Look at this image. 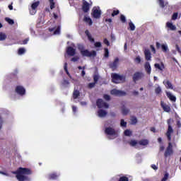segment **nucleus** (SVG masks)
Returning a JSON list of instances; mask_svg holds the SVG:
<instances>
[{"mask_svg": "<svg viewBox=\"0 0 181 181\" xmlns=\"http://www.w3.org/2000/svg\"><path fill=\"white\" fill-rule=\"evenodd\" d=\"M16 175V179L18 181H28L29 180V175H32V170L28 168L20 167L16 171L13 172Z\"/></svg>", "mask_w": 181, "mask_h": 181, "instance_id": "obj_1", "label": "nucleus"}, {"mask_svg": "<svg viewBox=\"0 0 181 181\" xmlns=\"http://www.w3.org/2000/svg\"><path fill=\"white\" fill-rule=\"evenodd\" d=\"M126 78V76L124 75H119L118 74H112V81L115 84H118L119 83H125Z\"/></svg>", "mask_w": 181, "mask_h": 181, "instance_id": "obj_2", "label": "nucleus"}, {"mask_svg": "<svg viewBox=\"0 0 181 181\" xmlns=\"http://www.w3.org/2000/svg\"><path fill=\"white\" fill-rule=\"evenodd\" d=\"M81 54L83 57H95L97 56V52L94 50L90 52L88 49H83L81 51Z\"/></svg>", "mask_w": 181, "mask_h": 181, "instance_id": "obj_3", "label": "nucleus"}, {"mask_svg": "<svg viewBox=\"0 0 181 181\" xmlns=\"http://www.w3.org/2000/svg\"><path fill=\"white\" fill-rule=\"evenodd\" d=\"M170 155H173V146L172 145V143L169 142L164 153V156L165 158H168V156H170Z\"/></svg>", "mask_w": 181, "mask_h": 181, "instance_id": "obj_4", "label": "nucleus"}, {"mask_svg": "<svg viewBox=\"0 0 181 181\" xmlns=\"http://www.w3.org/2000/svg\"><path fill=\"white\" fill-rule=\"evenodd\" d=\"M112 95H117V97H125L127 93L124 90H119L117 89H113L110 91Z\"/></svg>", "mask_w": 181, "mask_h": 181, "instance_id": "obj_5", "label": "nucleus"}, {"mask_svg": "<svg viewBox=\"0 0 181 181\" xmlns=\"http://www.w3.org/2000/svg\"><path fill=\"white\" fill-rule=\"evenodd\" d=\"M96 105L98 108H110V105L107 103L104 102L103 99H98L96 100Z\"/></svg>", "mask_w": 181, "mask_h": 181, "instance_id": "obj_6", "label": "nucleus"}, {"mask_svg": "<svg viewBox=\"0 0 181 181\" xmlns=\"http://www.w3.org/2000/svg\"><path fill=\"white\" fill-rule=\"evenodd\" d=\"M91 7V4L87 2L86 0H82V11L84 13H87L90 11V8Z\"/></svg>", "mask_w": 181, "mask_h": 181, "instance_id": "obj_7", "label": "nucleus"}, {"mask_svg": "<svg viewBox=\"0 0 181 181\" xmlns=\"http://www.w3.org/2000/svg\"><path fill=\"white\" fill-rule=\"evenodd\" d=\"M156 47L158 49L160 47H161V50H162V52H163V53H168V52L169 51V47H168L167 44H160L158 42H157L156 43Z\"/></svg>", "mask_w": 181, "mask_h": 181, "instance_id": "obj_8", "label": "nucleus"}, {"mask_svg": "<svg viewBox=\"0 0 181 181\" xmlns=\"http://www.w3.org/2000/svg\"><path fill=\"white\" fill-rule=\"evenodd\" d=\"M92 16L95 19H100L101 18V10L94 7L92 10Z\"/></svg>", "mask_w": 181, "mask_h": 181, "instance_id": "obj_9", "label": "nucleus"}, {"mask_svg": "<svg viewBox=\"0 0 181 181\" xmlns=\"http://www.w3.org/2000/svg\"><path fill=\"white\" fill-rule=\"evenodd\" d=\"M105 134H106V135H110V136H114L117 135V132L114 128L109 127L105 128Z\"/></svg>", "mask_w": 181, "mask_h": 181, "instance_id": "obj_10", "label": "nucleus"}, {"mask_svg": "<svg viewBox=\"0 0 181 181\" xmlns=\"http://www.w3.org/2000/svg\"><path fill=\"white\" fill-rule=\"evenodd\" d=\"M15 90L19 95H25V94H26V90L22 86H17Z\"/></svg>", "mask_w": 181, "mask_h": 181, "instance_id": "obj_11", "label": "nucleus"}, {"mask_svg": "<svg viewBox=\"0 0 181 181\" xmlns=\"http://www.w3.org/2000/svg\"><path fill=\"white\" fill-rule=\"evenodd\" d=\"M144 77V74L142 72H135L133 75V81L134 83H136V81H139Z\"/></svg>", "mask_w": 181, "mask_h": 181, "instance_id": "obj_12", "label": "nucleus"}, {"mask_svg": "<svg viewBox=\"0 0 181 181\" xmlns=\"http://www.w3.org/2000/svg\"><path fill=\"white\" fill-rule=\"evenodd\" d=\"M119 62V59L115 58L113 62L110 63L109 66L110 69H112V71H114V70H117Z\"/></svg>", "mask_w": 181, "mask_h": 181, "instance_id": "obj_13", "label": "nucleus"}, {"mask_svg": "<svg viewBox=\"0 0 181 181\" xmlns=\"http://www.w3.org/2000/svg\"><path fill=\"white\" fill-rule=\"evenodd\" d=\"M172 134H173V129L170 124H168V129L165 134L168 141H172Z\"/></svg>", "mask_w": 181, "mask_h": 181, "instance_id": "obj_14", "label": "nucleus"}, {"mask_svg": "<svg viewBox=\"0 0 181 181\" xmlns=\"http://www.w3.org/2000/svg\"><path fill=\"white\" fill-rule=\"evenodd\" d=\"M144 56H145V59H146V60H147V62L151 61L152 59V54H151V50H149L148 49H146L144 50Z\"/></svg>", "mask_w": 181, "mask_h": 181, "instance_id": "obj_15", "label": "nucleus"}, {"mask_svg": "<svg viewBox=\"0 0 181 181\" xmlns=\"http://www.w3.org/2000/svg\"><path fill=\"white\" fill-rule=\"evenodd\" d=\"M160 106L161 108H163V110L165 112H170V106H169L168 105H166L165 103V102L161 101L160 102Z\"/></svg>", "mask_w": 181, "mask_h": 181, "instance_id": "obj_16", "label": "nucleus"}, {"mask_svg": "<svg viewBox=\"0 0 181 181\" xmlns=\"http://www.w3.org/2000/svg\"><path fill=\"white\" fill-rule=\"evenodd\" d=\"M66 53L69 56H74L76 54V49H74L73 47H68L66 48Z\"/></svg>", "mask_w": 181, "mask_h": 181, "instance_id": "obj_17", "label": "nucleus"}, {"mask_svg": "<svg viewBox=\"0 0 181 181\" xmlns=\"http://www.w3.org/2000/svg\"><path fill=\"white\" fill-rule=\"evenodd\" d=\"M163 83L166 88L173 90V85H172V83L169 80H164Z\"/></svg>", "mask_w": 181, "mask_h": 181, "instance_id": "obj_18", "label": "nucleus"}, {"mask_svg": "<svg viewBox=\"0 0 181 181\" xmlns=\"http://www.w3.org/2000/svg\"><path fill=\"white\" fill-rule=\"evenodd\" d=\"M154 67L160 70V71H163V70H165V64H163V62H161L160 64L156 63L154 64Z\"/></svg>", "mask_w": 181, "mask_h": 181, "instance_id": "obj_19", "label": "nucleus"}, {"mask_svg": "<svg viewBox=\"0 0 181 181\" xmlns=\"http://www.w3.org/2000/svg\"><path fill=\"white\" fill-rule=\"evenodd\" d=\"M107 111L103 110V109H100L98 110V117H100V118H104V117L107 116Z\"/></svg>", "mask_w": 181, "mask_h": 181, "instance_id": "obj_20", "label": "nucleus"}, {"mask_svg": "<svg viewBox=\"0 0 181 181\" xmlns=\"http://www.w3.org/2000/svg\"><path fill=\"white\" fill-rule=\"evenodd\" d=\"M144 69L147 74H151V71H152V69L151 68V64H149L148 62L145 63Z\"/></svg>", "mask_w": 181, "mask_h": 181, "instance_id": "obj_21", "label": "nucleus"}, {"mask_svg": "<svg viewBox=\"0 0 181 181\" xmlns=\"http://www.w3.org/2000/svg\"><path fill=\"white\" fill-rule=\"evenodd\" d=\"M48 179L49 180H57L59 179V175L56 173L49 174Z\"/></svg>", "mask_w": 181, "mask_h": 181, "instance_id": "obj_22", "label": "nucleus"}, {"mask_svg": "<svg viewBox=\"0 0 181 181\" xmlns=\"http://www.w3.org/2000/svg\"><path fill=\"white\" fill-rule=\"evenodd\" d=\"M166 95H167L168 98H169V100H170V101H173V103L176 102V96L172 95V93H170V92H167Z\"/></svg>", "mask_w": 181, "mask_h": 181, "instance_id": "obj_23", "label": "nucleus"}, {"mask_svg": "<svg viewBox=\"0 0 181 181\" xmlns=\"http://www.w3.org/2000/svg\"><path fill=\"white\" fill-rule=\"evenodd\" d=\"M166 26L170 29V30H176V25H173V23L170 22H167Z\"/></svg>", "mask_w": 181, "mask_h": 181, "instance_id": "obj_24", "label": "nucleus"}, {"mask_svg": "<svg viewBox=\"0 0 181 181\" xmlns=\"http://www.w3.org/2000/svg\"><path fill=\"white\" fill-rule=\"evenodd\" d=\"M85 34L86 35L88 40L91 42L92 43L94 42V38L91 36V34L90 33V31L88 30H86Z\"/></svg>", "mask_w": 181, "mask_h": 181, "instance_id": "obj_25", "label": "nucleus"}, {"mask_svg": "<svg viewBox=\"0 0 181 181\" xmlns=\"http://www.w3.org/2000/svg\"><path fill=\"white\" fill-rule=\"evenodd\" d=\"M139 144L141 145V146H146V145L149 144V141L148 139H141L139 141Z\"/></svg>", "mask_w": 181, "mask_h": 181, "instance_id": "obj_26", "label": "nucleus"}, {"mask_svg": "<svg viewBox=\"0 0 181 181\" xmlns=\"http://www.w3.org/2000/svg\"><path fill=\"white\" fill-rule=\"evenodd\" d=\"M78 97H80V91L75 89L73 93V98L74 100H77Z\"/></svg>", "mask_w": 181, "mask_h": 181, "instance_id": "obj_27", "label": "nucleus"}, {"mask_svg": "<svg viewBox=\"0 0 181 181\" xmlns=\"http://www.w3.org/2000/svg\"><path fill=\"white\" fill-rule=\"evenodd\" d=\"M50 9H54L56 8V3L54 0H49Z\"/></svg>", "mask_w": 181, "mask_h": 181, "instance_id": "obj_28", "label": "nucleus"}, {"mask_svg": "<svg viewBox=\"0 0 181 181\" xmlns=\"http://www.w3.org/2000/svg\"><path fill=\"white\" fill-rule=\"evenodd\" d=\"M83 21L86 22V23H88L89 26H91V25H93V20H91L88 17H85Z\"/></svg>", "mask_w": 181, "mask_h": 181, "instance_id": "obj_29", "label": "nucleus"}, {"mask_svg": "<svg viewBox=\"0 0 181 181\" xmlns=\"http://www.w3.org/2000/svg\"><path fill=\"white\" fill-rule=\"evenodd\" d=\"M6 22L8 23V25H14L15 21L13 19H11L10 18L6 17L5 18Z\"/></svg>", "mask_w": 181, "mask_h": 181, "instance_id": "obj_30", "label": "nucleus"}, {"mask_svg": "<svg viewBox=\"0 0 181 181\" xmlns=\"http://www.w3.org/2000/svg\"><path fill=\"white\" fill-rule=\"evenodd\" d=\"M129 29L132 31L135 30V25L134 24V23H132V21H130L129 23Z\"/></svg>", "mask_w": 181, "mask_h": 181, "instance_id": "obj_31", "label": "nucleus"}, {"mask_svg": "<svg viewBox=\"0 0 181 181\" xmlns=\"http://www.w3.org/2000/svg\"><path fill=\"white\" fill-rule=\"evenodd\" d=\"M40 4V1H36V2L33 3L31 5L32 9H33V10L36 9V8H37L39 6Z\"/></svg>", "mask_w": 181, "mask_h": 181, "instance_id": "obj_32", "label": "nucleus"}, {"mask_svg": "<svg viewBox=\"0 0 181 181\" xmlns=\"http://www.w3.org/2000/svg\"><path fill=\"white\" fill-rule=\"evenodd\" d=\"M129 112V109H127V107L122 108V114L123 115H128Z\"/></svg>", "mask_w": 181, "mask_h": 181, "instance_id": "obj_33", "label": "nucleus"}, {"mask_svg": "<svg viewBox=\"0 0 181 181\" xmlns=\"http://www.w3.org/2000/svg\"><path fill=\"white\" fill-rule=\"evenodd\" d=\"M129 144L130 146H136L138 141H136V140H131Z\"/></svg>", "mask_w": 181, "mask_h": 181, "instance_id": "obj_34", "label": "nucleus"}, {"mask_svg": "<svg viewBox=\"0 0 181 181\" xmlns=\"http://www.w3.org/2000/svg\"><path fill=\"white\" fill-rule=\"evenodd\" d=\"M124 134L125 135V136H131V135H132V132H131V130L129 129H126L124 132Z\"/></svg>", "mask_w": 181, "mask_h": 181, "instance_id": "obj_35", "label": "nucleus"}, {"mask_svg": "<svg viewBox=\"0 0 181 181\" xmlns=\"http://www.w3.org/2000/svg\"><path fill=\"white\" fill-rule=\"evenodd\" d=\"M6 40V34L4 33H0V41H3Z\"/></svg>", "mask_w": 181, "mask_h": 181, "instance_id": "obj_36", "label": "nucleus"}, {"mask_svg": "<svg viewBox=\"0 0 181 181\" xmlns=\"http://www.w3.org/2000/svg\"><path fill=\"white\" fill-rule=\"evenodd\" d=\"M120 21H121L122 23H127V18H125V16H124V14H122L120 16Z\"/></svg>", "mask_w": 181, "mask_h": 181, "instance_id": "obj_37", "label": "nucleus"}, {"mask_svg": "<svg viewBox=\"0 0 181 181\" xmlns=\"http://www.w3.org/2000/svg\"><path fill=\"white\" fill-rule=\"evenodd\" d=\"M118 181H129V179L127 176H122L119 178Z\"/></svg>", "mask_w": 181, "mask_h": 181, "instance_id": "obj_38", "label": "nucleus"}, {"mask_svg": "<svg viewBox=\"0 0 181 181\" xmlns=\"http://www.w3.org/2000/svg\"><path fill=\"white\" fill-rule=\"evenodd\" d=\"M158 4L160 8H165V1L163 0H158Z\"/></svg>", "mask_w": 181, "mask_h": 181, "instance_id": "obj_39", "label": "nucleus"}, {"mask_svg": "<svg viewBox=\"0 0 181 181\" xmlns=\"http://www.w3.org/2000/svg\"><path fill=\"white\" fill-rule=\"evenodd\" d=\"M155 93L156 94H160L162 93V88H160V86L156 88Z\"/></svg>", "mask_w": 181, "mask_h": 181, "instance_id": "obj_40", "label": "nucleus"}, {"mask_svg": "<svg viewBox=\"0 0 181 181\" xmlns=\"http://www.w3.org/2000/svg\"><path fill=\"white\" fill-rule=\"evenodd\" d=\"M64 71L66 73L67 76H69V77H70V73L69 72V69H67V62H66L64 64Z\"/></svg>", "mask_w": 181, "mask_h": 181, "instance_id": "obj_41", "label": "nucleus"}, {"mask_svg": "<svg viewBox=\"0 0 181 181\" xmlns=\"http://www.w3.org/2000/svg\"><path fill=\"white\" fill-rule=\"evenodd\" d=\"M105 57L107 59L110 57V51H108V48H105Z\"/></svg>", "mask_w": 181, "mask_h": 181, "instance_id": "obj_42", "label": "nucleus"}, {"mask_svg": "<svg viewBox=\"0 0 181 181\" xmlns=\"http://www.w3.org/2000/svg\"><path fill=\"white\" fill-rule=\"evenodd\" d=\"M120 126H121V127H124V128H126V127H127V122H125V121L124 120V119H122L120 120Z\"/></svg>", "mask_w": 181, "mask_h": 181, "instance_id": "obj_43", "label": "nucleus"}, {"mask_svg": "<svg viewBox=\"0 0 181 181\" xmlns=\"http://www.w3.org/2000/svg\"><path fill=\"white\" fill-rule=\"evenodd\" d=\"M25 52H26V50L25 49V48H19L18 54H23Z\"/></svg>", "mask_w": 181, "mask_h": 181, "instance_id": "obj_44", "label": "nucleus"}, {"mask_svg": "<svg viewBox=\"0 0 181 181\" xmlns=\"http://www.w3.org/2000/svg\"><path fill=\"white\" fill-rule=\"evenodd\" d=\"M177 16H179V13H174L172 16V20L173 21H176V19H177Z\"/></svg>", "mask_w": 181, "mask_h": 181, "instance_id": "obj_45", "label": "nucleus"}, {"mask_svg": "<svg viewBox=\"0 0 181 181\" xmlns=\"http://www.w3.org/2000/svg\"><path fill=\"white\" fill-rule=\"evenodd\" d=\"M103 98L104 100H105L106 101H110L111 100V96H110V95H107V94H105L103 95Z\"/></svg>", "mask_w": 181, "mask_h": 181, "instance_id": "obj_46", "label": "nucleus"}, {"mask_svg": "<svg viewBox=\"0 0 181 181\" xmlns=\"http://www.w3.org/2000/svg\"><path fill=\"white\" fill-rule=\"evenodd\" d=\"M117 15H119V10H115L113 11V12L112 13V16H117Z\"/></svg>", "mask_w": 181, "mask_h": 181, "instance_id": "obj_47", "label": "nucleus"}, {"mask_svg": "<svg viewBox=\"0 0 181 181\" xmlns=\"http://www.w3.org/2000/svg\"><path fill=\"white\" fill-rule=\"evenodd\" d=\"M99 78H100V76H98V75H94L93 76L94 83H95L97 84V83L98 82Z\"/></svg>", "mask_w": 181, "mask_h": 181, "instance_id": "obj_48", "label": "nucleus"}, {"mask_svg": "<svg viewBox=\"0 0 181 181\" xmlns=\"http://www.w3.org/2000/svg\"><path fill=\"white\" fill-rule=\"evenodd\" d=\"M54 35H60V26H58L57 28L54 31Z\"/></svg>", "mask_w": 181, "mask_h": 181, "instance_id": "obj_49", "label": "nucleus"}, {"mask_svg": "<svg viewBox=\"0 0 181 181\" xmlns=\"http://www.w3.org/2000/svg\"><path fill=\"white\" fill-rule=\"evenodd\" d=\"M138 122V119H136V117H134L132 119V123L135 125V124H136Z\"/></svg>", "mask_w": 181, "mask_h": 181, "instance_id": "obj_50", "label": "nucleus"}, {"mask_svg": "<svg viewBox=\"0 0 181 181\" xmlns=\"http://www.w3.org/2000/svg\"><path fill=\"white\" fill-rule=\"evenodd\" d=\"M134 61L136 62V63H137L138 64H139V63H141V57L138 56L135 58Z\"/></svg>", "mask_w": 181, "mask_h": 181, "instance_id": "obj_51", "label": "nucleus"}, {"mask_svg": "<svg viewBox=\"0 0 181 181\" xmlns=\"http://www.w3.org/2000/svg\"><path fill=\"white\" fill-rule=\"evenodd\" d=\"M78 49L80 51V52L81 53V52H83V50H84V46L79 45H78Z\"/></svg>", "mask_w": 181, "mask_h": 181, "instance_id": "obj_52", "label": "nucleus"}, {"mask_svg": "<svg viewBox=\"0 0 181 181\" xmlns=\"http://www.w3.org/2000/svg\"><path fill=\"white\" fill-rule=\"evenodd\" d=\"M95 82H93V83H90L89 84H88V87H89V88H94V87H95Z\"/></svg>", "mask_w": 181, "mask_h": 181, "instance_id": "obj_53", "label": "nucleus"}, {"mask_svg": "<svg viewBox=\"0 0 181 181\" xmlns=\"http://www.w3.org/2000/svg\"><path fill=\"white\" fill-rule=\"evenodd\" d=\"M3 124H4V119H2V115H0V129H2Z\"/></svg>", "mask_w": 181, "mask_h": 181, "instance_id": "obj_54", "label": "nucleus"}, {"mask_svg": "<svg viewBox=\"0 0 181 181\" xmlns=\"http://www.w3.org/2000/svg\"><path fill=\"white\" fill-rule=\"evenodd\" d=\"M150 47H151V52H153V54H156V49H155V47H153V45H151Z\"/></svg>", "mask_w": 181, "mask_h": 181, "instance_id": "obj_55", "label": "nucleus"}, {"mask_svg": "<svg viewBox=\"0 0 181 181\" xmlns=\"http://www.w3.org/2000/svg\"><path fill=\"white\" fill-rule=\"evenodd\" d=\"M79 59H80V58H79L78 57H72L71 59V62H78V60Z\"/></svg>", "mask_w": 181, "mask_h": 181, "instance_id": "obj_56", "label": "nucleus"}, {"mask_svg": "<svg viewBox=\"0 0 181 181\" xmlns=\"http://www.w3.org/2000/svg\"><path fill=\"white\" fill-rule=\"evenodd\" d=\"M103 43H105V45H107V46H110V42L108 41V40L107 38L104 39Z\"/></svg>", "mask_w": 181, "mask_h": 181, "instance_id": "obj_57", "label": "nucleus"}, {"mask_svg": "<svg viewBox=\"0 0 181 181\" xmlns=\"http://www.w3.org/2000/svg\"><path fill=\"white\" fill-rule=\"evenodd\" d=\"M101 43L100 42H96L95 43V47H101Z\"/></svg>", "mask_w": 181, "mask_h": 181, "instance_id": "obj_58", "label": "nucleus"}, {"mask_svg": "<svg viewBox=\"0 0 181 181\" xmlns=\"http://www.w3.org/2000/svg\"><path fill=\"white\" fill-rule=\"evenodd\" d=\"M168 176H169V175H168V174H165V175H164V177L162 178L161 181H167Z\"/></svg>", "mask_w": 181, "mask_h": 181, "instance_id": "obj_59", "label": "nucleus"}, {"mask_svg": "<svg viewBox=\"0 0 181 181\" xmlns=\"http://www.w3.org/2000/svg\"><path fill=\"white\" fill-rule=\"evenodd\" d=\"M175 49H176L177 52H178V53H180V54H181L180 47H179L178 45H175Z\"/></svg>", "mask_w": 181, "mask_h": 181, "instance_id": "obj_60", "label": "nucleus"}, {"mask_svg": "<svg viewBox=\"0 0 181 181\" xmlns=\"http://www.w3.org/2000/svg\"><path fill=\"white\" fill-rule=\"evenodd\" d=\"M151 168H152V169H153L154 170H158V167H157L156 165H155V164H152V165H151Z\"/></svg>", "mask_w": 181, "mask_h": 181, "instance_id": "obj_61", "label": "nucleus"}, {"mask_svg": "<svg viewBox=\"0 0 181 181\" xmlns=\"http://www.w3.org/2000/svg\"><path fill=\"white\" fill-rule=\"evenodd\" d=\"M132 94H133L134 95H135V96L139 95V92H138V91H136V90H134V91L132 92Z\"/></svg>", "mask_w": 181, "mask_h": 181, "instance_id": "obj_62", "label": "nucleus"}, {"mask_svg": "<svg viewBox=\"0 0 181 181\" xmlns=\"http://www.w3.org/2000/svg\"><path fill=\"white\" fill-rule=\"evenodd\" d=\"M28 42H29V39H28V38L25 39V40L23 41V45H27V44H28Z\"/></svg>", "mask_w": 181, "mask_h": 181, "instance_id": "obj_63", "label": "nucleus"}, {"mask_svg": "<svg viewBox=\"0 0 181 181\" xmlns=\"http://www.w3.org/2000/svg\"><path fill=\"white\" fill-rule=\"evenodd\" d=\"M150 131H151V132H156V129H155V127H151Z\"/></svg>", "mask_w": 181, "mask_h": 181, "instance_id": "obj_64", "label": "nucleus"}]
</instances>
